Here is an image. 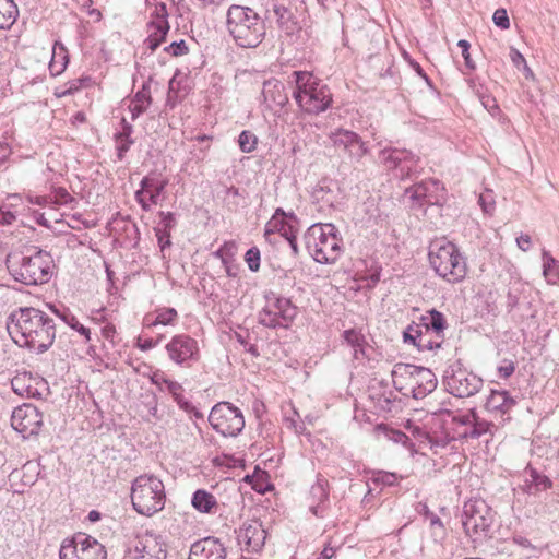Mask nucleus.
<instances>
[{
	"label": "nucleus",
	"mask_w": 559,
	"mask_h": 559,
	"mask_svg": "<svg viewBox=\"0 0 559 559\" xmlns=\"http://www.w3.org/2000/svg\"><path fill=\"white\" fill-rule=\"evenodd\" d=\"M7 329L20 347L36 354L47 352L56 340V322L44 310L34 307H20L8 318Z\"/></svg>",
	"instance_id": "nucleus-1"
},
{
	"label": "nucleus",
	"mask_w": 559,
	"mask_h": 559,
	"mask_svg": "<svg viewBox=\"0 0 559 559\" xmlns=\"http://www.w3.org/2000/svg\"><path fill=\"white\" fill-rule=\"evenodd\" d=\"M5 263L12 277L25 285L45 284L52 275L51 254L37 247L27 248L20 254H9Z\"/></svg>",
	"instance_id": "nucleus-2"
},
{
	"label": "nucleus",
	"mask_w": 559,
	"mask_h": 559,
	"mask_svg": "<svg viewBox=\"0 0 559 559\" xmlns=\"http://www.w3.org/2000/svg\"><path fill=\"white\" fill-rule=\"evenodd\" d=\"M226 25L236 45L242 48H255L265 37L263 20L249 7L230 5L226 14Z\"/></svg>",
	"instance_id": "nucleus-3"
},
{
	"label": "nucleus",
	"mask_w": 559,
	"mask_h": 559,
	"mask_svg": "<svg viewBox=\"0 0 559 559\" xmlns=\"http://www.w3.org/2000/svg\"><path fill=\"white\" fill-rule=\"evenodd\" d=\"M293 75L296 82L293 96L305 112L318 115L331 106L333 99L328 85L307 71H295Z\"/></svg>",
	"instance_id": "nucleus-4"
},
{
	"label": "nucleus",
	"mask_w": 559,
	"mask_h": 559,
	"mask_svg": "<svg viewBox=\"0 0 559 559\" xmlns=\"http://www.w3.org/2000/svg\"><path fill=\"white\" fill-rule=\"evenodd\" d=\"M429 262L444 281L457 284L467 275V263L459 248L450 241H437L430 246Z\"/></svg>",
	"instance_id": "nucleus-5"
},
{
	"label": "nucleus",
	"mask_w": 559,
	"mask_h": 559,
	"mask_svg": "<svg viewBox=\"0 0 559 559\" xmlns=\"http://www.w3.org/2000/svg\"><path fill=\"white\" fill-rule=\"evenodd\" d=\"M305 243L312 258L322 264L334 263L342 252V238L333 224H312L305 234Z\"/></svg>",
	"instance_id": "nucleus-6"
},
{
	"label": "nucleus",
	"mask_w": 559,
	"mask_h": 559,
	"mask_svg": "<svg viewBox=\"0 0 559 559\" xmlns=\"http://www.w3.org/2000/svg\"><path fill=\"white\" fill-rule=\"evenodd\" d=\"M165 487L163 481L154 475L136 477L131 488V501L134 510L143 515L151 516L164 509Z\"/></svg>",
	"instance_id": "nucleus-7"
},
{
	"label": "nucleus",
	"mask_w": 559,
	"mask_h": 559,
	"mask_svg": "<svg viewBox=\"0 0 559 559\" xmlns=\"http://www.w3.org/2000/svg\"><path fill=\"white\" fill-rule=\"evenodd\" d=\"M433 414L447 415L451 418L453 425L454 438L460 440H476L483 436L493 437L498 426L478 415L475 408L468 409L465 413H455L449 409L440 408Z\"/></svg>",
	"instance_id": "nucleus-8"
},
{
	"label": "nucleus",
	"mask_w": 559,
	"mask_h": 559,
	"mask_svg": "<svg viewBox=\"0 0 559 559\" xmlns=\"http://www.w3.org/2000/svg\"><path fill=\"white\" fill-rule=\"evenodd\" d=\"M495 520V512L480 498L466 501L463 506L462 524L465 533L474 540L486 537Z\"/></svg>",
	"instance_id": "nucleus-9"
},
{
	"label": "nucleus",
	"mask_w": 559,
	"mask_h": 559,
	"mask_svg": "<svg viewBox=\"0 0 559 559\" xmlns=\"http://www.w3.org/2000/svg\"><path fill=\"white\" fill-rule=\"evenodd\" d=\"M297 316V307L275 293L265 294V305L258 314L259 323L269 329H287Z\"/></svg>",
	"instance_id": "nucleus-10"
},
{
	"label": "nucleus",
	"mask_w": 559,
	"mask_h": 559,
	"mask_svg": "<svg viewBox=\"0 0 559 559\" xmlns=\"http://www.w3.org/2000/svg\"><path fill=\"white\" fill-rule=\"evenodd\" d=\"M443 384L449 393L456 397H469L483 388L480 377L462 368L460 362L451 365L443 376Z\"/></svg>",
	"instance_id": "nucleus-11"
},
{
	"label": "nucleus",
	"mask_w": 559,
	"mask_h": 559,
	"mask_svg": "<svg viewBox=\"0 0 559 559\" xmlns=\"http://www.w3.org/2000/svg\"><path fill=\"white\" fill-rule=\"evenodd\" d=\"M209 423L224 437H236L245 427L241 411L229 402H219L214 405L209 415Z\"/></svg>",
	"instance_id": "nucleus-12"
},
{
	"label": "nucleus",
	"mask_w": 559,
	"mask_h": 559,
	"mask_svg": "<svg viewBox=\"0 0 559 559\" xmlns=\"http://www.w3.org/2000/svg\"><path fill=\"white\" fill-rule=\"evenodd\" d=\"M379 162L400 179L412 178L421 169L419 158L406 150L386 147L379 153Z\"/></svg>",
	"instance_id": "nucleus-13"
},
{
	"label": "nucleus",
	"mask_w": 559,
	"mask_h": 559,
	"mask_svg": "<svg viewBox=\"0 0 559 559\" xmlns=\"http://www.w3.org/2000/svg\"><path fill=\"white\" fill-rule=\"evenodd\" d=\"M59 556L60 559H106V550L94 537L79 533L62 543Z\"/></svg>",
	"instance_id": "nucleus-14"
},
{
	"label": "nucleus",
	"mask_w": 559,
	"mask_h": 559,
	"mask_svg": "<svg viewBox=\"0 0 559 559\" xmlns=\"http://www.w3.org/2000/svg\"><path fill=\"white\" fill-rule=\"evenodd\" d=\"M165 349L176 365L190 367L200 359L198 342L188 334H178L166 344Z\"/></svg>",
	"instance_id": "nucleus-15"
},
{
	"label": "nucleus",
	"mask_w": 559,
	"mask_h": 559,
	"mask_svg": "<svg viewBox=\"0 0 559 559\" xmlns=\"http://www.w3.org/2000/svg\"><path fill=\"white\" fill-rule=\"evenodd\" d=\"M130 551L134 552V559H165L167 555L163 537L148 530L135 535Z\"/></svg>",
	"instance_id": "nucleus-16"
},
{
	"label": "nucleus",
	"mask_w": 559,
	"mask_h": 559,
	"mask_svg": "<svg viewBox=\"0 0 559 559\" xmlns=\"http://www.w3.org/2000/svg\"><path fill=\"white\" fill-rule=\"evenodd\" d=\"M43 413L33 404L16 407L11 416V426L24 439L37 436L43 427Z\"/></svg>",
	"instance_id": "nucleus-17"
},
{
	"label": "nucleus",
	"mask_w": 559,
	"mask_h": 559,
	"mask_svg": "<svg viewBox=\"0 0 559 559\" xmlns=\"http://www.w3.org/2000/svg\"><path fill=\"white\" fill-rule=\"evenodd\" d=\"M406 194L409 195L413 204L419 207L437 205L444 200V187L439 180L429 179L408 188Z\"/></svg>",
	"instance_id": "nucleus-18"
},
{
	"label": "nucleus",
	"mask_w": 559,
	"mask_h": 559,
	"mask_svg": "<svg viewBox=\"0 0 559 559\" xmlns=\"http://www.w3.org/2000/svg\"><path fill=\"white\" fill-rule=\"evenodd\" d=\"M238 543L245 546L246 551L258 552L264 546L266 532L258 520L247 521L239 528Z\"/></svg>",
	"instance_id": "nucleus-19"
},
{
	"label": "nucleus",
	"mask_w": 559,
	"mask_h": 559,
	"mask_svg": "<svg viewBox=\"0 0 559 559\" xmlns=\"http://www.w3.org/2000/svg\"><path fill=\"white\" fill-rule=\"evenodd\" d=\"M11 386L14 393L22 397H37L47 390V382L29 372H21L13 377Z\"/></svg>",
	"instance_id": "nucleus-20"
},
{
	"label": "nucleus",
	"mask_w": 559,
	"mask_h": 559,
	"mask_svg": "<svg viewBox=\"0 0 559 559\" xmlns=\"http://www.w3.org/2000/svg\"><path fill=\"white\" fill-rule=\"evenodd\" d=\"M312 199L319 204V210L325 212L340 204L341 190L336 182L323 179L313 189Z\"/></svg>",
	"instance_id": "nucleus-21"
},
{
	"label": "nucleus",
	"mask_w": 559,
	"mask_h": 559,
	"mask_svg": "<svg viewBox=\"0 0 559 559\" xmlns=\"http://www.w3.org/2000/svg\"><path fill=\"white\" fill-rule=\"evenodd\" d=\"M189 559H226V548L216 537H205L192 544Z\"/></svg>",
	"instance_id": "nucleus-22"
},
{
	"label": "nucleus",
	"mask_w": 559,
	"mask_h": 559,
	"mask_svg": "<svg viewBox=\"0 0 559 559\" xmlns=\"http://www.w3.org/2000/svg\"><path fill=\"white\" fill-rule=\"evenodd\" d=\"M523 483L518 486V490L525 495L538 496L552 487L551 479L530 464L523 471Z\"/></svg>",
	"instance_id": "nucleus-23"
},
{
	"label": "nucleus",
	"mask_w": 559,
	"mask_h": 559,
	"mask_svg": "<svg viewBox=\"0 0 559 559\" xmlns=\"http://www.w3.org/2000/svg\"><path fill=\"white\" fill-rule=\"evenodd\" d=\"M437 378L430 369L416 366L413 379L407 384L411 385L413 397L420 400L433 392L437 388Z\"/></svg>",
	"instance_id": "nucleus-24"
},
{
	"label": "nucleus",
	"mask_w": 559,
	"mask_h": 559,
	"mask_svg": "<svg viewBox=\"0 0 559 559\" xmlns=\"http://www.w3.org/2000/svg\"><path fill=\"white\" fill-rule=\"evenodd\" d=\"M310 499V511L316 516L323 518L325 503L329 500V481L324 477L318 476L317 481L311 486Z\"/></svg>",
	"instance_id": "nucleus-25"
},
{
	"label": "nucleus",
	"mask_w": 559,
	"mask_h": 559,
	"mask_svg": "<svg viewBox=\"0 0 559 559\" xmlns=\"http://www.w3.org/2000/svg\"><path fill=\"white\" fill-rule=\"evenodd\" d=\"M267 12H273L276 17L278 27L287 35L293 34L297 29V22L292 12V9L286 4L285 0H274L271 9Z\"/></svg>",
	"instance_id": "nucleus-26"
},
{
	"label": "nucleus",
	"mask_w": 559,
	"mask_h": 559,
	"mask_svg": "<svg viewBox=\"0 0 559 559\" xmlns=\"http://www.w3.org/2000/svg\"><path fill=\"white\" fill-rule=\"evenodd\" d=\"M419 320L426 331L435 336L444 340V331L448 329V322L443 313L436 309H430L421 314Z\"/></svg>",
	"instance_id": "nucleus-27"
},
{
	"label": "nucleus",
	"mask_w": 559,
	"mask_h": 559,
	"mask_svg": "<svg viewBox=\"0 0 559 559\" xmlns=\"http://www.w3.org/2000/svg\"><path fill=\"white\" fill-rule=\"evenodd\" d=\"M514 405L515 400L511 397L507 391H492L486 402V408L489 412H499L501 417L509 414ZM508 419H510V417L502 418V420Z\"/></svg>",
	"instance_id": "nucleus-28"
},
{
	"label": "nucleus",
	"mask_w": 559,
	"mask_h": 559,
	"mask_svg": "<svg viewBox=\"0 0 559 559\" xmlns=\"http://www.w3.org/2000/svg\"><path fill=\"white\" fill-rule=\"evenodd\" d=\"M262 96L266 103L283 107L287 104L288 97L284 93V85L280 81H266L263 85Z\"/></svg>",
	"instance_id": "nucleus-29"
},
{
	"label": "nucleus",
	"mask_w": 559,
	"mask_h": 559,
	"mask_svg": "<svg viewBox=\"0 0 559 559\" xmlns=\"http://www.w3.org/2000/svg\"><path fill=\"white\" fill-rule=\"evenodd\" d=\"M152 104L151 91L147 84H143L142 88L139 90L129 104V110L131 112V119L135 120Z\"/></svg>",
	"instance_id": "nucleus-30"
},
{
	"label": "nucleus",
	"mask_w": 559,
	"mask_h": 559,
	"mask_svg": "<svg viewBox=\"0 0 559 559\" xmlns=\"http://www.w3.org/2000/svg\"><path fill=\"white\" fill-rule=\"evenodd\" d=\"M192 507L202 513H216L217 501L216 498L205 489H198L193 492L191 499Z\"/></svg>",
	"instance_id": "nucleus-31"
},
{
	"label": "nucleus",
	"mask_w": 559,
	"mask_h": 559,
	"mask_svg": "<svg viewBox=\"0 0 559 559\" xmlns=\"http://www.w3.org/2000/svg\"><path fill=\"white\" fill-rule=\"evenodd\" d=\"M167 183L168 181L166 179L159 178L155 175H148L141 180L140 187L144 190V193H150V202L152 204H157L158 198L164 192Z\"/></svg>",
	"instance_id": "nucleus-32"
},
{
	"label": "nucleus",
	"mask_w": 559,
	"mask_h": 559,
	"mask_svg": "<svg viewBox=\"0 0 559 559\" xmlns=\"http://www.w3.org/2000/svg\"><path fill=\"white\" fill-rule=\"evenodd\" d=\"M343 343L353 349V358L360 359L365 355L366 340L360 331L356 329L345 330L342 334Z\"/></svg>",
	"instance_id": "nucleus-33"
},
{
	"label": "nucleus",
	"mask_w": 559,
	"mask_h": 559,
	"mask_svg": "<svg viewBox=\"0 0 559 559\" xmlns=\"http://www.w3.org/2000/svg\"><path fill=\"white\" fill-rule=\"evenodd\" d=\"M122 130L115 135L116 140V148H117V158L122 160L124 158L126 153L130 150L131 145L134 143L132 139L133 127L124 118L121 120Z\"/></svg>",
	"instance_id": "nucleus-34"
},
{
	"label": "nucleus",
	"mask_w": 559,
	"mask_h": 559,
	"mask_svg": "<svg viewBox=\"0 0 559 559\" xmlns=\"http://www.w3.org/2000/svg\"><path fill=\"white\" fill-rule=\"evenodd\" d=\"M17 16V5L13 0H0V29L11 28Z\"/></svg>",
	"instance_id": "nucleus-35"
},
{
	"label": "nucleus",
	"mask_w": 559,
	"mask_h": 559,
	"mask_svg": "<svg viewBox=\"0 0 559 559\" xmlns=\"http://www.w3.org/2000/svg\"><path fill=\"white\" fill-rule=\"evenodd\" d=\"M416 371V366L411 364H395L392 371V381L396 389L401 390L403 382L402 380H408V383L413 379V373Z\"/></svg>",
	"instance_id": "nucleus-36"
},
{
	"label": "nucleus",
	"mask_w": 559,
	"mask_h": 559,
	"mask_svg": "<svg viewBox=\"0 0 559 559\" xmlns=\"http://www.w3.org/2000/svg\"><path fill=\"white\" fill-rule=\"evenodd\" d=\"M356 136L357 133L353 131L346 129H337L330 134V140L336 148H341L347 153L354 141H356Z\"/></svg>",
	"instance_id": "nucleus-37"
},
{
	"label": "nucleus",
	"mask_w": 559,
	"mask_h": 559,
	"mask_svg": "<svg viewBox=\"0 0 559 559\" xmlns=\"http://www.w3.org/2000/svg\"><path fill=\"white\" fill-rule=\"evenodd\" d=\"M543 257V274L549 284H556L559 280V262L546 250Z\"/></svg>",
	"instance_id": "nucleus-38"
},
{
	"label": "nucleus",
	"mask_w": 559,
	"mask_h": 559,
	"mask_svg": "<svg viewBox=\"0 0 559 559\" xmlns=\"http://www.w3.org/2000/svg\"><path fill=\"white\" fill-rule=\"evenodd\" d=\"M178 321V312L175 308L164 307L156 309L153 323H148V326L156 325H175Z\"/></svg>",
	"instance_id": "nucleus-39"
},
{
	"label": "nucleus",
	"mask_w": 559,
	"mask_h": 559,
	"mask_svg": "<svg viewBox=\"0 0 559 559\" xmlns=\"http://www.w3.org/2000/svg\"><path fill=\"white\" fill-rule=\"evenodd\" d=\"M52 310L56 312L57 316L61 318V320L67 323L71 329L79 332L82 336H84L85 341L91 340V331L88 328L84 326L80 321L76 319L74 314L67 311L63 313H60L58 310L52 308Z\"/></svg>",
	"instance_id": "nucleus-40"
},
{
	"label": "nucleus",
	"mask_w": 559,
	"mask_h": 559,
	"mask_svg": "<svg viewBox=\"0 0 559 559\" xmlns=\"http://www.w3.org/2000/svg\"><path fill=\"white\" fill-rule=\"evenodd\" d=\"M155 31L148 36L146 43L147 47L154 51L165 40L169 31V23H156L154 26Z\"/></svg>",
	"instance_id": "nucleus-41"
},
{
	"label": "nucleus",
	"mask_w": 559,
	"mask_h": 559,
	"mask_svg": "<svg viewBox=\"0 0 559 559\" xmlns=\"http://www.w3.org/2000/svg\"><path fill=\"white\" fill-rule=\"evenodd\" d=\"M419 340H417L416 347L419 350H435L442 346L444 340L435 336L431 332L425 329L421 332Z\"/></svg>",
	"instance_id": "nucleus-42"
},
{
	"label": "nucleus",
	"mask_w": 559,
	"mask_h": 559,
	"mask_svg": "<svg viewBox=\"0 0 559 559\" xmlns=\"http://www.w3.org/2000/svg\"><path fill=\"white\" fill-rule=\"evenodd\" d=\"M238 144L241 152L251 153L257 148L258 138L253 132L245 130L239 134Z\"/></svg>",
	"instance_id": "nucleus-43"
},
{
	"label": "nucleus",
	"mask_w": 559,
	"mask_h": 559,
	"mask_svg": "<svg viewBox=\"0 0 559 559\" xmlns=\"http://www.w3.org/2000/svg\"><path fill=\"white\" fill-rule=\"evenodd\" d=\"M423 330L424 326L421 325L420 320L419 322H412L403 332L404 342L416 346L417 340H419L420 335L423 334Z\"/></svg>",
	"instance_id": "nucleus-44"
},
{
	"label": "nucleus",
	"mask_w": 559,
	"mask_h": 559,
	"mask_svg": "<svg viewBox=\"0 0 559 559\" xmlns=\"http://www.w3.org/2000/svg\"><path fill=\"white\" fill-rule=\"evenodd\" d=\"M236 245L233 241L224 242L213 255L222 261L223 264H228L229 260L234 257Z\"/></svg>",
	"instance_id": "nucleus-45"
},
{
	"label": "nucleus",
	"mask_w": 559,
	"mask_h": 559,
	"mask_svg": "<svg viewBox=\"0 0 559 559\" xmlns=\"http://www.w3.org/2000/svg\"><path fill=\"white\" fill-rule=\"evenodd\" d=\"M369 150L366 143L361 140V138L357 134L356 141L352 144V147L347 152V154L357 160H360L366 154H368Z\"/></svg>",
	"instance_id": "nucleus-46"
},
{
	"label": "nucleus",
	"mask_w": 559,
	"mask_h": 559,
	"mask_svg": "<svg viewBox=\"0 0 559 559\" xmlns=\"http://www.w3.org/2000/svg\"><path fill=\"white\" fill-rule=\"evenodd\" d=\"M400 478L401 477H399L394 473L379 471V472L374 473L372 479H373L374 483L381 484L383 486H394V485L397 484Z\"/></svg>",
	"instance_id": "nucleus-47"
},
{
	"label": "nucleus",
	"mask_w": 559,
	"mask_h": 559,
	"mask_svg": "<svg viewBox=\"0 0 559 559\" xmlns=\"http://www.w3.org/2000/svg\"><path fill=\"white\" fill-rule=\"evenodd\" d=\"M245 260L250 271H259L261 260L260 250L257 247L250 248L245 254Z\"/></svg>",
	"instance_id": "nucleus-48"
},
{
	"label": "nucleus",
	"mask_w": 559,
	"mask_h": 559,
	"mask_svg": "<svg viewBox=\"0 0 559 559\" xmlns=\"http://www.w3.org/2000/svg\"><path fill=\"white\" fill-rule=\"evenodd\" d=\"M478 203L481 206L484 213L492 214L495 211V200L491 191H486L479 195Z\"/></svg>",
	"instance_id": "nucleus-49"
},
{
	"label": "nucleus",
	"mask_w": 559,
	"mask_h": 559,
	"mask_svg": "<svg viewBox=\"0 0 559 559\" xmlns=\"http://www.w3.org/2000/svg\"><path fill=\"white\" fill-rule=\"evenodd\" d=\"M492 20L501 29H508L510 27V20L506 9H497L493 13Z\"/></svg>",
	"instance_id": "nucleus-50"
},
{
	"label": "nucleus",
	"mask_w": 559,
	"mask_h": 559,
	"mask_svg": "<svg viewBox=\"0 0 559 559\" xmlns=\"http://www.w3.org/2000/svg\"><path fill=\"white\" fill-rule=\"evenodd\" d=\"M174 57L183 56L188 52V46L185 40L174 41L164 49Z\"/></svg>",
	"instance_id": "nucleus-51"
},
{
	"label": "nucleus",
	"mask_w": 559,
	"mask_h": 559,
	"mask_svg": "<svg viewBox=\"0 0 559 559\" xmlns=\"http://www.w3.org/2000/svg\"><path fill=\"white\" fill-rule=\"evenodd\" d=\"M457 46L462 50V56L464 58L466 68H468L469 70H475V68H476L475 62L472 60L471 55H469V48H471L469 43L465 39H461V40H459Z\"/></svg>",
	"instance_id": "nucleus-52"
},
{
	"label": "nucleus",
	"mask_w": 559,
	"mask_h": 559,
	"mask_svg": "<svg viewBox=\"0 0 559 559\" xmlns=\"http://www.w3.org/2000/svg\"><path fill=\"white\" fill-rule=\"evenodd\" d=\"M152 16L155 19L154 22H152V25L155 26L156 23H164V22H168L167 21V17H168V12H167V7L165 3L160 2V3H157L155 5V9L152 13Z\"/></svg>",
	"instance_id": "nucleus-53"
},
{
	"label": "nucleus",
	"mask_w": 559,
	"mask_h": 559,
	"mask_svg": "<svg viewBox=\"0 0 559 559\" xmlns=\"http://www.w3.org/2000/svg\"><path fill=\"white\" fill-rule=\"evenodd\" d=\"M150 379L152 384L156 385L162 392L165 391V386L171 381V379L166 377L165 373L159 370L153 372Z\"/></svg>",
	"instance_id": "nucleus-54"
},
{
	"label": "nucleus",
	"mask_w": 559,
	"mask_h": 559,
	"mask_svg": "<svg viewBox=\"0 0 559 559\" xmlns=\"http://www.w3.org/2000/svg\"><path fill=\"white\" fill-rule=\"evenodd\" d=\"M515 370V364L512 360L504 359L498 367V373L500 378L508 379L512 376Z\"/></svg>",
	"instance_id": "nucleus-55"
},
{
	"label": "nucleus",
	"mask_w": 559,
	"mask_h": 559,
	"mask_svg": "<svg viewBox=\"0 0 559 559\" xmlns=\"http://www.w3.org/2000/svg\"><path fill=\"white\" fill-rule=\"evenodd\" d=\"M278 222L269 221L264 228V238L270 243L276 242V229Z\"/></svg>",
	"instance_id": "nucleus-56"
},
{
	"label": "nucleus",
	"mask_w": 559,
	"mask_h": 559,
	"mask_svg": "<svg viewBox=\"0 0 559 559\" xmlns=\"http://www.w3.org/2000/svg\"><path fill=\"white\" fill-rule=\"evenodd\" d=\"M73 200H74L73 197L68 192L67 189H64V188H57L55 190V201H56V203L66 205V204H69L70 202H72Z\"/></svg>",
	"instance_id": "nucleus-57"
},
{
	"label": "nucleus",
	"mask_w": 559,
	"mask_h": 559,
	"mask_svg": "<svg viewBox=\"0 0 559 559\" xmlns=\"http://www.w3.org/2000/svg\"><path fill=\"white\" fill-rule=\"evenodd\" d=\"M183 391H177L176 394H171L174 401L177 403V405L179 406V408H181L182 411L185 412H189V411H192L193 409V405L191 402H189L188 400H186L183 397Z\"/></svg>",
	"instance_id": "nucleus-58"
},
{
	"label": "nucleus",
	"mask_w": 559,
	"mask_h": 559,
	"mask_svg": "<svg viewBox=\"0 0 559 559\" xmlns=\"http://www.w3.org/2000/svg\"><path fill=\"white\" fill-rule=\"evenodd\" d=\"M405 59L407 60V62L412 67V69L419 76H421L428 85H431V81H430L429 76L425 73V71L423 70L420 64L417 61H415L414 59H412L408 55H405Z\"/></svg>",
	"instance_id": "nucleus-59"
},
{
	"label": "nucleus",
	"mask_w": 559,
	"mask_h": 559,
	"mask_svg": "<svg viewBox=\"0 0 559 559\" xmlns=\"http://www.w3.org/2000/svg\"><path fill=\"white\" fill-rule=\"evenodd\" d=\"M388 438L395 443L406 444L409 438L401 430L391 429L386 433Z\"/></svg>",
	"instance_id": "nucleus-60"
},
{
	"label": "nucleus",
	"mask_w": 559,
	"mask_h": 559,
	"mask_svg": "<svg viewBox=\"0 0 559 559\" xmlns=\"http://www.w3.org/2000/svg\"><path fill=\"white\" fill-rule=\"evenodd\" d=\"M16 216L13 212L0 206V226L11 225L15 221Z\"/></svg>",
	"instance_id": "nucleus-61"
},
{
	"label": "nucleus",
	"mask_w": 559,
	"mask_h": 559,
	"mask_svg": "<svg viewBox=\"0 0 559 559\" xmlns=\"http://www.w3.org/2000/svg\"><path fill=\"white\" fill-rule=\"evenodd\" d=\"M163 336H159L158 338L156 340H153V338H139L138 340V343H136V346L141 349V350H150L154 347H156L159 342L162 341Z\"/></svg>",
	"instance_id": "nucleus-62"
},
{
	"label": "nucleus",
	"mask_w": 559,
	"mask_h": 559,
	"mask_svg": "<svg viewBox=\"0 0 559 559\" xmlns=\"http://www.w3.org/2000/svg\"><path fill=\"white\" fill-rule=\"evenodd\" d=\"M510 59L513 62V64L518 68H520L522 64L526 67V60L523 57V55L515 48L510 49Z\"/></svg>",
	"instance_id": "nucleus-63"
},
{
	"label": "nucleus",
	"mask_w": 559,
	"mask_h": 559,
	"mask_svg": "<svg viewBox=\"0 0 559 559\" xmlns=\"http://www.w3.org/2000/svg\"><path fill=\"white\" fill-rule=\"evenodd\" d=\"M162 224L164 225L165 230L174 227L176 219L175 215L171 212H160Z\"/></svg>",
	"instance_id": "nucleus-64"
}]
</instances>
